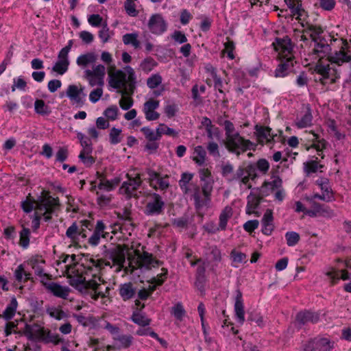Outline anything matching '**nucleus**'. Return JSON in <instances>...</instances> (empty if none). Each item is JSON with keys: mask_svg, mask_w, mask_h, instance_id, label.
<instances>
[{"mask_svg": "<svg viewBox=\"0 0 351 351\" xmlns=\"http://www.w3.org/2000/svg\"><path fill=\"white\" fill-rule=\"evenodd\" d=\"M46 289L54 296L62 299H67L71 289L66 286H62L54 282H43Z\"/></svg>", "mask_w": 351, "mask_h": 351, "instance_id": "12", "label": "nucleus"}, {"mask_svg": "<svg viewBox=\"0 0 351 351\" xmlns=\"http://www.w3.org/2000/svg\"><path fill=\"white\" fill-rule=\"evenodd\" d=\"M171 313L178 320L181 321L185 315V311L181 303H178L172 307Z\"/></svg>", "mask_w": 351, "mask_h": 351, "instance_id": "49", "label": "nucleus"}, {"mask_svg": "<svg viewBox=\"0 0 351 351\" xmlns=\"http://www.w3.org/2000/svg\"><path fill=\"white\" fill-rule=\"evenodd\" d=\"M69 156L68 149L66 147H60L56 154V161L62 162L66 160Z\"/></svg>", "mask_w": 351, "mask_h": 351, "instance_id": "64", "label": "nucleus"}, {"mask_svg": "<svg viewBox=\"0 0 351 351\" xmlns=\"http://www.w3.org/2000/svg\"><path fill=\"white\" fill-rule=\"evenodd\" d=\"M127 177L128 180L123 182L119 188L120 193L124 195L126 199L138 197L136 191L143 182L140 175L137 174L135 177H132L127 174Z\"/></svg>", "mask_w": 351, "mask_h": 351, "instance_id": "5", "label": "nucleus"}, {"mask_svg": "<svg viewBox=\"0 0 351 351\" xmlns=\"http://www.w3.org/2000/svg\"><path fill=\"white\" fill-rule=\"evenodd\" d=\"M178 110V106L176 104H167L164 108L165 114L168 118L173 117Z\"/></svg>", "mask_w": 351, "mask_h": 351, "instance_id": "56", "label": "nucleus"}, {"mask_svg": "<svg viewBox=\"0 0 351 351\" xmlns=\"http://www.w3.org/2000/svg\"><path fill=\"white\" fill-rule=\"evenodd\" d=\"M40 326L38 324H27L25 326V334L29 339H36L38 338Z\"/></svg>", "mask_w": 351, "mask_h": 351, "instance_id": "36", "label": "nucleus"}, {"mask_svg": "<svg viewBox=\"0 0 351 351\" xmlns=\"http://www.w3.org/2000/svg\"><path fill=\"white\" fill-rule=\"evenodd\" d=\"M326 275L331 279L332 283H335L336 280H339L340 278L344 280L349 279L348 272L344 270H332L328 271Z\"/></svg>", "mask_w": 351, "mask_h": 351, "instance_id": "38", "label": "nucleus"}, {"mask_svg": "<svg viewBox=\"0 0 351 351\" xmlns=\"http://www.w3.org/2000/svg\"><path fill=\"white\" fill-rule=\"evenodd\" d=\"M134 263L136 264V266L132 267V270L135 269L149 270L152 267H156L162 265V262L156 259L152 254L143 252L142 254H138Z\"/></svg>", "mask_w": 351, "mask_h": 351, "instance_id": "7", "label": "nucleus"}, {"mask_svg": "<svg viewBox=\"0 0 351 351\" xmlns=\"http://www.w3.org/2000/svg\"><path fill=\"white\" fill-rule=\"evenodd\" d=\"M147 197L148 200L144 210L145 215L156 216L162 214L165 208L162 197L156 193H149Z\"/></svg>", "mask_w": 351, "mask_h": 351, "instance_id": "4", "label": "nucleus"}, {"mask_svg": "<svg viewBox=\"0 0 351 351\" xmlns=\"http://www.w3.org/2000/svg\"><path fill=\"white\" fill-rule=\"evenodd\" d=\"M108 256L111 259L114 264L122 265L125 262L124 254L119 250H113L108 252Z\"/></svg>", "mask_w": 351, "mask_h": 351, "instance_id": "35", "label": "nucleus"}, {"mask_svg": "<svg viewBox=\"0 0 351 351\" xmlns=\"http://www.w3.org/2000/svg\"><path fill=\"white\" fill-rule=\"evenodd\" d=\"M80 227L77 223L74 222L70 226L66 231V236L71 240L73 243H77L80 241Z\"/></svg>", "mask_w": 351, "mask_h": 351, "instance_id": "25", "label": "nucleus"}, {"mask_svg": "<svg viewBox=\"0 0 351 351\" xmlns=\"http://www.w3.org/2000/svg\"><path fill=\"white\" fill-rule=\"evenodd\" d=\"M106 229L104 223L101 220L97 221L92 235L88 239V243L92 246L98 245L101 237L107 239L109 235Z\"/></svg>", "mask_w": 351, "mask_h": 351, "instance_id": "10", "label": "nucleus"}, {"mask_svg": "<svg viewBox=\"0 0 351 351\" xmlns=\"http://www.w3.org/2000/svg\"><path fill=\"white\" fill-rule=\"evenodd\" d=\"M194 154H195L193 157L195 162L199 166L204 165L206 156V152L204 148L201 145L195 147L194 149Z\"/></svg>", "mask_w": 351, "mask_h": 351, "instance_id": "32", "label": "nucleus"}, {"mask_svg": "<svg viewBox=\"0 0 351 351\" xmlns=\"http://www.w3.org/2000/svg\"><path fill=\"white\" fill-rule=\"evenodd\" d=\"M223 127L227 136L226 146L228 149L239 154L241 149V136L240 134L234 132V125L230 121H223Z\"/></svg>", "mask_w": 351, "mask_h": 351, "instance_id": "3", "label": "nucleus"}, {"mask_svg": "<svg viewBox=\"0 0 351 351\" xmlns=\"http://www.w3.org/2000/svg\"><path fill=\"white\" fill-rule=\"evenodd\" d=\"M47 313L50 315V317L57 320H61L67 317V314L65 312L56 308L47 309Z\"/></svg>", "mask_w": 351, "mask_h": 351, "instance_id": "48", "label": "nucleus"}, {"mask_svg": "<svg viewBox=\"0 0 351 351\" xmlns=\"http://www.w3.org/2000/svg\"><path fill=\"white\" fill-rule=\"evenodd\" d=\"M235 315L239 322L241 321V293L237 291L234 304Z\"/></svg>", "mask_w": 351, "mask_h": 351, "instance_id": "54", "label": "nucleus"}, {"mask_svg": "<svg viewBox=\"0 0 351 351\" xmlns=\"http://www.w3.org/2000/svg\"><path fill=\"white\" fill-rule=\"evenodd\" d=\"M14 84L12 86V91L14 92L16 89H19L21 90H25L27 86L26 82L21 77H19L17 78L14 79Z\"/></svg>", "mask_w": 351, "mask_h": 351, "instance_id": "60", "label": "nucleus"}, {"mask_svg": "<svg viewBox=\"0 0 351 351\" xmlns=\"http://www.w3.org/2000/svg\"><path fill=\"white\" fill-rule=\"evenodd\" d=\"M141 131L144 134L148 141H156L160 140V134L158 133V128H156V132L149 127H143L141 129Z\"/></svg>", "mask_w": 351, "mask_h": 351, "instance_id": "39", "label": "nucleus"}, {"mask_svg": "<svg viewBox=\"0 0 351 351\" xmlns=\"http://www.w3.org/2000/svg\"><path fill=\"white\" fill-rule=\"evenodd\" d=\"M99 37L101 42L107 43L110 37V29L107 24L103 25L101 29L99 31Z\"/></svg>", "mask_w": 351, "mask_h": 351, "instance_id": "61", "label": "nucleus"}, {"mask_svg": "<svg viewBox=\"0 0 351 351\" xmlns=\"http://www.w3.org/2000/svg\"><path fill=\"white\" fill-rule=\"evenodd\" d=\"M146 173L148 175V182L149 186L155 190H157V185L155 182L161 176L160 174L152 169H147Z\"/></svg>", "mask_w": 351, "mask_h": 351, "instance_id": "43", "label": "nucleus"}, {"mask_svg": "<svg viewBox=\"0 0 351 351\" xmlns=\"http://www.w3.org/2000/svg\"><path fill=\"white\" fill-rule=\"evenodd\" d=\"M97 60V56L94 53H87L80 56L76 60V63L80 66L85 67L90 64L94 63Z\"/></svg>", "mask_w": 351, "mask_h": 351, "instance_id": "27", "label": "nucleus"}, {"mask_svg": "<svg viewBox=\"0 0 351 351\" xmlns=\"http://www.w3.org/2000/svg\"><path fill=\"white\" fill-rule=\"evenodd\" d=\"M123 42L126 45H132L134 49L140 48V42L138 40V34L130 33L123 36Z\"/></svg>", "mask_w": 351, "mask_h": 351, "instance_id": "34", "label": "nucleus"}, {"mask_svg": "<svg viewBox=\"0 0 351 351\" xmlns=\"http://www.w3.org/2000/svg\"><path fill=\"white\" fill-rule=\"evenodd\" d=\"M30 230L27 228L23 227L20 232V245L23 248H27L29 244Z\"/></svg>", "mask_w": 351, "mask_h": 351, "instance_id": "44", "label": "nucleus"}, {"mask_svg": "<svg viewBox=\"0 0 351 351\" xmlns=\"http://www.w3.org/2000/svg\"><path fill=\"white\" fill-rule=\"evenodd\" d=\"M244 173H246L247 175L243 177V184L246 185L247 189H250L251 185L247 184V182L250 179L254 180L257 178L256 165L254 164H249L245 167V171L243 169V176Z\"/></svg>", "mask_w": 351, "mask_h": 351, "instance_id": "24", "label": "nucleus"}, {"mask_svg": "<svg viewBox=\"0 0 351 351\" xmlns=\"http://www.w3.org/2000/svg\"><path fill=\"white\" fill-rule=\"evenodd\" d=\"M247 200L246 213L248 215L252 213L258 214V213L254 212V209H256L260 204L261 197L251 193L247 196Z\"/></svg>", "mask_w": 351, "mask_h": 351, "instance_id": "26", "label": "nucleus"}, {"mask_svg": "<svg viewBox=\"0 0 351 351\" xmlns=\"http://www.w3.org/2000/svg\"><path fill=\"white\" fill-rule=\"evenodd\" d=\"M329 66H324V65H317L315 67V71L320 74L321 75H322V77L319 79V81L322 82V83H324V80L325 79H328V77H329Z\"/></svg>", "mask_w": 351, "mask_h": 351, "instance_id": "57", "label": "nucleus"}, {"mask_svg": "<svg viewBox=\"0 0 351 351\" xmlns=\"http://www.w3.org/2000/svg\"><path fill=\"white\" fill-rule=\"evenodd\" d=\"M223 315L224 320L223 322L221 327L224 330L223 332L226 333V332H227L228 334L232 332V334L234 335H237L239 333V330L235 329L234 326H233V324L229 321V319L225 315L224 311H223Z\"/></svg>", "mask_w": 351, "mask_h": 351, "instance_id": "41", "label": "nucleus"}, {"mask_svg": "<svg viewBox=\"0 0 351 351\" xmlns=\"http://www.w3.org/2000/svg\"><path fill=\"white\" fill-rule=\"evenodd\" d=\"M103 95V89L102 87H97L93 89L89 94V99L90 101L95 104L97 102Z\"/></svg>", "mask_w": 351, "mask_h": 351, "instance_id": "59", "label": "nucleus"}, {"mask_svg": "<svg viewBox=\"0 0 351 351\" xmlns=\"http://www.w3.org/2000/svg\"><path fill=\"white\" fill-rule=\"evenodd\" d=\"M232 215V208L229 206H226L221 213L219 215V228L221 230H224L226 228L227 223L228 219Z\"/></svg>", "mask_w": 351, "mask_h": 351, "instance_id": "31", "label": "nucleus"}, {"mask_svg": "<svg viewBox=\"0 0 351 351\" xmlns=\"http://www.w3.org/2000/svg\"><path fill=\"white\" fill-rule=\"evenodd\" d=\"M121 133V130L116 128L113 127L111 128L109 134L110 136V142L112 145H117L121 141V138L120 136Z\"/></svg>", "mask_w": 351, "mask_h": 351, "instance_id": "45", "label": "nucleus"}, {"mask_svg": "<svg viewBox=\"0 0 351 351\" xmlns=\"http://www.w3.org/2000/svg\"><path fill=\"white\" fill-rule=\"evenodd\" d=\"M132 320L136 324L142 326L149 325L151 320L148 319L145 315L134 312L132 317Z\"/></svg>", "mask_w": 351, "mask_h": 351, "instance_id": "40", "label": "nucleus"}, {"mask_svg": "<svg viewBox=\"0 0 351 351\" xmlns=\"http://www.w3.org/2000/svg\"><path fill=\"white\" fill-rule=\"evenodd\" d=\"M313 119V115L310 108H307V110L305 114L300 118L297 119L295 125L298 128H304L311 125Z\"/></svg>", "mask_w": 351, "mask_h": 351, "instance_id": "29", "label": "nucleus"}, {"mask_svg": "<svg viewBox=\"0 0 351 351\" xmlns=\"http://www.w3.org/2000/svg\"><path fill=\"white\" fill-rule=\"evenodd\" d=\"M206 283V277L204 276H195V285L196 288L201 292L202 294L205 292V287Z\"/></svg>", "mask_w": 351, "mask_h": 351, "instance_id": "63", "label": "nucleus"}, {"mask_svg": "<svg viewBox=\"0 0 351 351\" xmlns=\"http://www.w3.org/2000/svg\"><path fill=\"white\" fill-rule=\"evenodd\" d=\"M69 56L58 53V61L52 67V71L59 75H64L69 69Z\"/></svg>", "mask_w": 351, "mask_h": 351, "instance_id": "18", "label": "nucleus"}, {"mask_svg": "<svg viewBox=\"0 0 351 351\" xmlns=\"http://www.w3.org/2000/svg\"><path fill=\"white\" fill-rule=\"evenodd\" d=\"M158 133L160 134V138H161L162 134L173 137L177 136L178 135V132L176 131L173 128L167 126L164 123L159 124L158 127Z\"/></svg>", "mask_w": 351, "mask_h": 351, "instance_id": "42", "label": "nucleus"}, {"mask_svg": "<svg viewBox=\"0 0 351 351\" xmlns=\"http://www.w3.org/2000/svg\"><path fill=\"white\" fill-rule=\"evenodd\" d=\"M53 202H55L54 199H44L37 206V211L39 212L41 217H43L45 221H49L51 219L54 206Z\"/></svg>", "mask_w": 351, "mask_h": 351, "instance_id": "16", "label": "nucleus"}, {"mask_svg": "<svg viewBox=\"0 0 351 351\" xmlns=\"http://www.w3.org/2000/svg\"><path fill=\"white\" fill-rule=\"evenodd\" d=\"M35 112L43 116L49 115L51 113L49 106L46 105L45 102L42 99H36L34 103Z\"/></svg>", "mask_w": 351, "mask_h": 351, "instance_id": "33", "label": "nucleus"}, {"mask_svg": "<svg viewBox=\"0 0 351 351\" xmlns=\"http://www.w3.org/2000/svg\"><path fill=\"white\" fill-rule=\"evenodd\" d=\"M285 238L289 246H294L299 242L300 237L296 232L291 231L285 234Z\"/></svg>", "mask_w": 351, "mask_h": 351, "instance_id": "46", "label": "nucleus"}, {"mask_svg": "<svg viewBox=\"0 0 351 351\" xmlns=\"http://www.w3.org/2000/svg\"><path fill=\"white\" fill-rule=\"evenodd\" d=\"M101 282L104 283V281L95 274L92 279L88 280L82 276H77L71 280V285L82 293L89 294L90 298L96 301L99 297L106 298L110 290L109 287H106V292H104Z\"/></svg>", "mask_w": 351, "mask_h": 351, "instance_id": "1", "label": "nucleus"}, {"mask_svg": "<svg viewBox=\"0 0 351 351\" xmlns=\"http://www.w3.org/2000/svg\"><path fill=\"white\" fill-rule=\"evenodd\" d=\"M306 199L311 203L312 208L315 210V212H317L319 215L328 217L332 215V211L330 209H329L327 206H325L324 205L320 204L319 203L313 201V198L306 197Z\"/></svg>", "mask_w": 351, "mask_h": 351, "instance_id": "30", "label": "nucleus"}, {"mask_svg": "<svg viewBox=\"0 0 351 351\" xmlns=\"http://www.w3.org/2000/svg\"><path fill=\"white\" fill-rule=\"evenodd\" d=\"M256 135L261 143L265 142L266 143H271L274 141V138L277 134L271 133V128L269 127H263L256 125Z\"/></svg>", "mask_w": 351, "mask_h": 351, "instance_id": "17", "label": "nucleus"}, {"mask_svg": "<svg viewBox=\"0 0 351 351\" xmlns=\"http://www.w3.org/2000/svg\"><path fill=\"white\" fill-rule=\"evenodd\" d=\"M125 70L127 74L126 84H128L130 88L132 89L134 88V84L136 83V77L134 71L133 69L130 66H125Z\"/></svg>", "mask_w": 351, "mask_h": 351, "instance_id": "47", "label": "nucleus"}, {"mask_svg": "<svg viewBox=\"0 0 351 351\" xmlns=\"http://www.w3.org/2000/svg\"><path fill=\"white\" fill-rule=\"evenodd\" d=\"M97 178L99 180L97 189L101 191H112V186L110 185L109 180L106 179L104 174L97 173Z\"/></svg>", "mask_w": 351, "mask_h": 351, "instance_id": "37", "label": "nucleus"}, {"mask_svg": "<svg viewBox=\"0 0 351 351\" xmlns=\"http://www.w3.org/2000/svg\"><path fill=\"white\" fill-rule=\"evenodd\" d=\"M168 274V271L165 268L162 269V273L157 275L156 277H153L150 280L151 284H156L158 285H162L165 282V280L167 278Z\"/></svg>", "mask_w": 351, "mask_h": 351, "instance_id": "53", "label": "nucleus"}, {"mask_svg": "<svg viewBox=\"0 0 351 351\" xmlns=\"http://www.w3.org/2000/svg\"><path fill=\"white\" fill-rule=\"evenodd\" d=\"M158 107L159 101L157 100L149 99L144 104L143 111L147 121L158 119L160 114L156 111Z\"/></svg>", "mask_w": 351, "mask_h": 351, "instance_id": "15", "label": "nucleus"}, {"mask_svg": "<svg viewBox=\"0 0 351 351\" xmlns=\"http://www.w3.org/2000/svg\"><path fill=\"white\" fill-rule=\"evenodd\" d=\"M149 32L155 35H161L167 31V23L162 14H152L147 23Z\"/></svg>", "mask_w": 351, "mask_h": 351, "instance_id": "9", "label": "nucleus"}, {"mask_svg": "<svg viewBox=\"0 0 351 351\" xmlns=\"http://www.w3.org/2000/svg\"><path fill=\"white\" fill-rule=\"evenodd\" d=\"M319 320V315L317 313L311 311H301L295 317V323L301 327L306 324H315Z\"/></svg>", "mask_w": 351, "mask_h": 351, "instance_id": "14", "label": "nucleus"}, {"mask_svg": "<svg viewBox=\"0 0 351 351\" xmlns=\"http://www.w3.org/2000/svg\"><path fill=\"white\" fill-rule=\"evenodd\" d=\"M97 202L100 206H107L111 202V195L101 193L98 191L96 193Z\"/></svg>", "mask_w": 351, "mask_h": 351, "instance_id": "58", "label": "nucleus"}, {"mask_svg": "<svg viewBox=\"0 0 351 351\" xmlns=\"http://www.w3.org/2000/svg\"><path fill=\"white\" fill-rule=\"evenodd\" d=\"M276 51L285 53L286 56L290 54L292 51L291 40L288 36L282 38H276V43H273Z\"/></svg>", "mask_w": 351, "mask_h": 351, "instance_id": "20", "label": "nucleus"}, {"mask_svg": "<svg viewBox=\"0 0 351 351\" xmlns=\"http://www.w3.org/2000/svg\"><path fill=\"white\" fill-rule=\"evenodd\" d=\"M124 8L129 16H137L138 11L136 10V5L132 0H126L124 3Z\"/></svg>", "mask_w": 351, "mask_h": 351, "instance_id": "50", "label": "nucleus"}, {"mask_svg": "<svg viewBox=\"0 0 351 351\" xmlns=\"http://www.w3.org/2000/svg\"><path fill=\"white\" fill-rule=\"evenodd\" d=\"M127 74L122 70H117L109 75V85L114 89L124 88L126 86Z\"/></svg>", "mask_w": 351, "mask_h": 351, "instance_id": "13", "label": "nucleus"}, {"mask_svg": "<svg viewBox=\"0 0 351 351\" xmlns=\"http://www.w3.org/2000/svg\"><path fill=\"white\" fill-rule=\"evenodd\" d=\"M84 88H80L74 84L68 86L66 96L69 98L73 105H75L77 108H81L84 104L86 94L84 93Z\"/></svg>", "mask_w": 351, "mask_h": 351, "instance_id": "8", "label": "nucleus"}, {"mask_svg": "<svg viewBox=\"0 0 351 351\" xmlns=\"http://www.w3.org/2000/svg\"><path fill=\"white\" fill-rule=\"evenodd\" d=\"M202 182H203V184L202 186L203 195L205 196L207 199H208L213 191V180Z\"/></svg>", "mask_w": 351, "mask_h": 351, "instance_id": "55", "label": "nucleus"}, {"mask_svg": "<svg viewBox=\"0 0 351 351\" xmlns=\"http://www.w3.org/2000/svg\"><path fill=\"white\" fill-rule=\"evenodd\" d=\"M334 346V342L327 338L315 339L308 343L306 351H330Z\"/></svg>", "mask_w": 351, "mask_h": 351, "instance_id": "11", "label": "nucleus"}, {"mask_svg": "<svg viewBox=\"0 0 351 351\" xmlns=\"http://www.w3.org/2000/svg\"><path fill=\"white\" fill-rule=\"evenodd\" d=\"M18 307V302L15 297H12L10 303L5 307L1 315L6 321L11 320L16 314Z\"/></svg>", "mask_w": 351, "mask_h": 351, "instance_id": "21", "label": "nucleus"}, {"mask_svg": "<svg viewBox=\"0 0 351 351\" xmlns=\"http://www.w3.org/2000/svg\"><path fill=\"white\" fill-rule=\"evenodd\" d=\"M37 339L45 343H53L58 344L60 342L61 339L58 334L52 333L49 330H46L40 326Z\"/></svg>", "mask_w": 351, "mask_h": 351, "instance_id": "19", "label": "nucleus"}, {"mask_svg": "<svg viewBox=\"0 0 351 351\" xmlns=\"http://www.w3.org/2000/svg\"><path fill=\"white\" fill-rule=\"evenodd\" d=\"M205 254L207 262H219L221 260L220 250L215 245L208 247Z\"/></svg>", "mask_w": 351, "mask_h": 351, "instance_id": "28", "label": "nucleus"}, {"mask_svg": "<svg viewBox=\"0 0 351 351\" xmlns=\"http://www.w3.org/2000/svg\"><path fill=\"white\" fill-rule=\"evenodd\" d=\"M119 293L122 299L126 301L134 296L136 290L133 287V285L131 282H128L120 285Z\"/></svg>", "mask_w": 351, "mask_h": 351, "instance_id": "22", "label": "nucleus"}, {"mask_svg": "<svg viewBox=\"0 0 351 351\" xmlns=\"http://www.w3.org/2000/svg\"><path fill=\"white\" fill-rule=\"evenodd\" d=\"M312 30L310 32L309 36L311 38L312 41H316L317 37L323 33V29L320 25H313L310 23Z\"/></svg>", "mask_w": 351, "mask_h": 351, "instance_id": "62", "label": "nucleus"}, {"mask_svg": "<svg viewBox=\"0 0 351 351\" xmlns=\"http://www.w3.org/2000/svg\"><path fill=\"white\" fill-rule=\"evenodd\" d=\"M155 183L157 185V190L166 191L170 186L169 182V176L167 175L165 176H160Z\"/></svg>", "mask_w": 351, "mask_h": 351, "instance_id": "52", "label": "nucleus"}, {"mask_svg": "<svg viewBox=\"0 0 351 351\" xmlns=\"http://www.w3.org/2000/svg\"><path fill=\"white\" fill-rule=\"evenodd\" d=\"M293 64L291 58H287L285 62H282L275 71V76L276 77H283L288 74Z\"/></svg>", "mask_w": 351, "mask_h": 351, "instance_id": "23", "label": "nucleus"}, {"mask_svg": "<svg viewBox=\"0 0 351 351\" xmlns=\"http://www.w3.org/2000/svg\"><path fill=\"white\" fill-rule=\"evenodd\" d=\"M341 47L339 51H335L334 53L331 52L330 45L315 43L313 49L314 53L317 54L319 58H327L329 62L332 64H336L338 66L343 64L345 62L351 61V56L346 52V49L348 47V43L346 40H341Z\"/></svg>", "mask_w": 351, "mask_h": 351, "instance_id": "2", "label": "nucleus"}, {"mask_svg": "<svg viewBox=\"0 0 351 351\" xmlns=\"http://www.w3.org/2000/svg\"><path fill=\"white\" fill-rule=\"evenodd\" d=\"M105 74L106 67L102 64L93 66V70L86 69L84 71V77L91 86L102 87L104 84Z\"/></svg>", "mask_w": 351, "mask_h": 351, "instance_id": "6", "label": "nucleus"}, {"mask_svg": "<svg viewBox=\"0 0 351 351\" xmlns=\"http://www.w3.org/2000/svg\"><path fill=\"white\" fill-rule=\"evenodd\" d=\"M162 83V77L158 74L152 75L147 80L149 88L154 89Z\"/></svg>", "mask_w": 351, "mask_h": 351, "instance_id": "51", "label": "nucleus"}]
</instances>
